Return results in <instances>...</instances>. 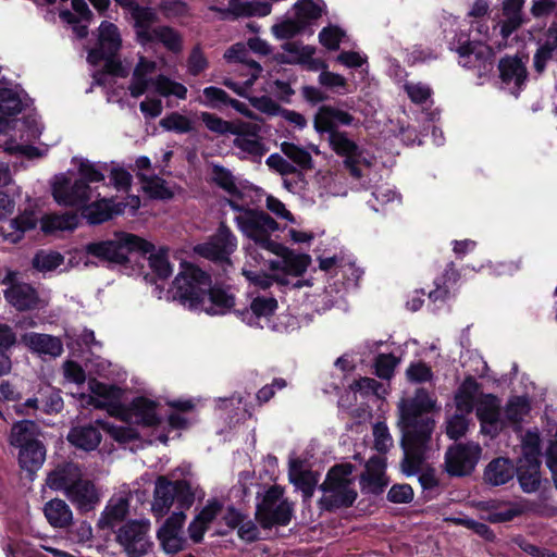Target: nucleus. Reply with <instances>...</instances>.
<instances>
[{"label":"nucleus","instance_id":"obj_1","mask_svg":"<svg viewBox=\"0 0 557 557\" xmlns=\"http://www.w3.org/2000/svg\"><path fill=\"white\" fill-rule=\"evenodd\" d=\"M435 400L424 388L417 389L413 397L398 403L397 425L401 431L400 446L404 450L401 470L406 475L417 474L425 451L430 447L435 421L429 416Z\"/></svg>","mask_w":557,"mask_h":557},{"label":"nucleus","instance_id":"obj_2","mask_svg":"<svg viewBox=\"0 0 557 557\" xmlns=\"http://www.w3.org/2000/svg\"><path fill=\"white\" fill-rule=\"evenodd\" d=\"M170 293L184 307L208 314H224L234 306V296L221 287H212L211 276L193 264H183Z\"/></svg>","mask_w":557,"mask_h":557},{"label":"nucleus","instance_id":"obj_3","mask_svg":"<svg viewBox=\"0 0 557 557\" xmlns=\"http://www.w3.org/2000/svg\"><path fill=\"white\" fill-rule=\"evenodd\" d=\"M277 227L275 220L268 213L246 209V252L252 256V249H261L280 256L282 260L270 261L271 270H282L293 276H301L307 271L311 258L309 255L296 253L271 240V233Z\"/></svg>","mask_w":557,"mask_h":557},{"label":"nucleus","instance_id":"obj_4","mask_svg":"<svg viewBox=\"0 0 557 557\" xmlns=\"http://www.w3.org/2000/svg\"><path fill=\"white\" fill-rule=\"evenodd\" d=\"M355 470L351 463L335 465L319 487H347L356 478ZM288 478L295 487H318L320 481V474L309 468L307 460L295 454H290L288 458Z\"/></svg>","mask_w":557,"mask_h":557},{"label":"nucleus","instance_id":"obj_5","mask_svg":"<svg viewBox=\"0 0 557 557\" xmlns=\"http://www.w3.org/2000/svg\"><path fill=\"white\" fill-rule=\"evenodd\" d=\"M152 249L153 244L129 233H120L113 239L89 243L85 246L87 255L119 264L127 262L132 252L146 255Z\"/></svg>","mask_w":557,"mask_h":557},{"label":"nucleus","instance_id":"obj_6","mask_svg":"<svg viewBox=\"0 0 557 557\" xmlns=\"http://www.w3.org/2000/svg\"><path fill=\"white\" fill-rule=\"evenodd\" d=\"M156 70L157 63L154 61H150L145 57L139 58L128 86L132 97H140L147 91L150 85H153L156 91L163 97L175 96L178 99H186L187 88L183 84L174 82L164 75H159L153 79L151 75Z\"/></svg>","mask_w":557,"mask_h":557},{"label":"nucleus","instance_id":"obj_7","mask_svg":"<svg viewBox=\"0 0 557 557\" xmlns=\"http://www.w3.org/2000/svg\"><path fill=\"white\" fill-rule=\"evenodd\" d=\"M285 490H265L257 505L256 520L262 529L286 527L294 516L295 503L284 498Z\"/></svg>","mask_w":557,"mask_h":557},{"label":"nucleus","instance_id":"obj_8","mask_svg":"<svg viewBox=\"0 0 557 557\" xmlns=\"http://www.w3.org/2000/svg\"><path fill=\"white\" fill-rule=\"evenodd\" d=\"M149 532V520H126L114 531L115 542L120 545L126 557H144L153 548V542Z\"/></svg>","mask_w":557,"mask_h":557},{"label":"nucleus","instance_id":"obj_9","mask_svg":"<svg viewBox=\"0 0 557 557\" xmlns=\"http://www.w3.org/2000/svg\"><path fill=\"white\" fill-rule=\"evenodd\" d=\"M476 508L486 512L482 519L490 523L510 522L517 517H521L527 512L542 513V506L536 502L522 499L519 502H502L497 499L478 502Z\"/></svg>","mask_w":557,"mask_h":557},{"label":"nucleus","instance_id":"obj_10","mask_svg":"<svg viewBox=\"0 0 557 557\" xmlns=\"http://www.w3.org/2000/svg\"><path fill=\"white\" fill-rule=\"evenodd\" d=\"M52 195L59 205L85 209L99 194L84 182V180H74L66 176L58 177L52 187Z\"/></svg>","mask_w":557,"mask_h":557},{"label":"nucleus","instance_id":"obj_11","mask_svg":"<svg viewBox=\"0 0 557 557\" xmlns=\"http://www.w3.org/2000/svg\"><path fill=\"white\" fill-rule=\"evenodd\" d=\"M482 449L479 444L458 443L448 448L445 454V470L450 476H466L474 470Z\"/></svg>","mask_w":557,"mask_h":557},{"label":"nucleus","instance_id":"obj_12","mask_svg":"<svg viewBox=\"0 0 557 557\" xmlns=\"http://www.w3.org/2000/svg\"><path fill=\"white\" fill-rule=\"evenodd\" d=\"M235 246V237L226 226L221 224L218 233L209 242L197 245L195 251L206 259L228 264V256Z\"/></svg>","mask_w":557,"mask_h":557},{"label":"nucleus","instance_id":"obj_13","mask_svg":"<svg viewBox=\"0 0 557 557\" xmlns=\"http://www.w3.org/2000/svg\"><path fill=\"white\" fill-rule=\"evenodd\" d=\"M15 273L9 271L2 281L11 284L4 290L5 300L18 311L36 309L39 304L36 289L27 283H13Z\"/></svg>","mask_w":557,"mask_h":557},{"label":"nucleus","instance_id":"obj_14","mask_svg":"<svg viewBox=\"0 0 557 557\" xmlns=\"http://www.w3.org/2000/svg\"><path fill=\"white\" fill-rule=\"evenodd\" d=\"M475 411L483 433L495 436L504 428L505 421L500 417V401L494 395L481 396L476 401Z\"/></svg>","mask_w":557,"mask_h":557},{"label":"nucleus","instance_id":"obj_15","mask_svg":"<svg viewBox=\"0 0 557 557\" xmlns=\"http://www.w3.org/2000/svg\"><path fill=\"white\" fill-rule=\"evenodd\" d=\"M121 42L119 28L112 23L102 22L99 26L98 47L89 51L88 62L96 65L103 58L115 57L121 48Z\"/></svg>","mask_w":557,"mask_h":557},{"label":"nucleus","instance_id":"obj_16","mask_svg":"<svg viewBox=\"0 0 557 557\" xmlns=\"http://www.w3.org/2000/svg\"><path fill=\"white\" fill-rule=\"evenodd\" d=\"M47 485L48 487H94L95 482L83 473L78 465L69 462L49 473Z\"/></svg>","mask_w":557,"mask_h":557},{"label":"nucleus","instance_id":"obj_17","mask_svg":"<svg viewBox=\"0 0 557 557\" xmlns=\"http://www.w3.org/2000/svg\"><path fill=\"white\" fill-rule=\"evenodd\" d=\"M355 117L347 111L333 107L323 106L314 116V128L319 133L336 132L339 125H351Z\"/></svg>","mask_w":557,"mask_h":557},{"label":"nucleus","instance_id":"obj_18","mask_svg":"<svg viewBox=\"0 0 557 557\" xmlns=\"http://www.w3.org/2000/svg\"><path fill=\"white\" fill-rule=\"evenodd\" d=\"M122 7L131 10L138 42L143 46L150 44L151 33L154 28L152 25L158 20L156 11L148 7H140L135 0H133L132 5Z\"/></svg>","mask_w":557,"mask_h":557},{"label":"nucleus","instance_id":"obj_19","mask_svg":"<svg viewBox=\"0 0 557 557\" xmlns=\"http://www.w3.org/2000/svg\"><path fill=\"white\" fill-rule=\"evenodd\" d=\"M129 512V504L126 498H119L116 502L110 500L101 512L97 521V528L101 531L114 533L122 525Z\"/></svg>","mask_w":557,"mask_h":557},{"label":"nucleus","instance_id":"obj_20","mask_svg":"<svg viewBox=\"0 0 557 557\" xmlns=\"http://www.w3.org/2000/svg\"><path fill=\"white\" fill-rule=\"evenodd\" d=\"M21 342L38 355L55 358L63 352L62 342L52 335L35 332L25 333L21 337Z\"/></svg>","mask_w":557,"mask_h":557},{"label":"nucleus","instance_id":"obj_21","mask_svg":"<svg viewBox=\"0 0 557 557\" xmlns=\"http://www.w3.org/2000/svg\"><path fill=\"white\" fill-rule=\"evenodd\" d=\"M460 57L459 63L462 66L475 67L476 65L486 69V65H492V50L488 46L481 42H467L457 48Z\"/></svg>","mask_w":557,"mask_h":557},{"label":"nucleus","instance_id":"obj_22","mask_svg":"<svg viewBox=\"0 0 557 557\" xmlns=\"http://www.w3.org/2000/svg\"><path fill=\"white\" fill-rule=\"evenodd\" d=\"M516 473L517 467L510 459L498 457L486 465L483 479L486 484L499 486L511 481Z\"/></svg>","mask_w":557,"mask_h":557},{"label":"nucleus","instance_id":"obj_23","mask_svg":"<svg viewBox=\"0 0 557 557\" xmlns=\"http://www.w3.org/2000/svg\"><path fill=\"white\" fill-rule=\"evenodd\" d=\"M69 443L85 451L95 450L101 442V433L96 425H78L70 430Z\"/></svg>","mask_w":557,"mask_h":557},{"label":"nucleus","instance_id":"obj_24","mask_svg":"<svg viewBox=\"0 0 557 557\" xmlns=\"http://www.w3.org/2000/svg\"><path fill=\"white\" fill-rule=\"evenodd\" d=\"M251 318L250 326L260 329L272 327L270 318L277 309V300L274 297H256L250 305Z\"/></svg>","mask_w":557,"mask_h":557},{"label":"nucleus","instance_id":"obj_25","mask_svg":"<svg viewBox=\"0 0 557 557\" xmlns=\"http://www.w3.org/2000/svg\"><path fill=\"white\" fill-rule=\"evenodd\" d=\"M39 435V428L34 421L22 420L12 425L9 442L12 446L22 448L41 442Z\"/></svg>","mask_w":557,"mask_h":557},{"label":"nucleus","instance_id":"obj_26","mask_svg":"<svg viewBox=\"0 0 557 557\" xmlns=\"http://www.w3.org/2000/svg\"><path fill=\"white\" fill-rule=\"evenodd\" d=\"M548 61H557V23L548 28L544 41L534 54V67L542 73Z\"/></svg>","mask_w":557,"mask_h":557},{"label":"nucleus","instance_id":"obj_27","mask_svg":"<svg viewBox=\"0 0 557 557\" xmlns=\"http://www.w3.org/2000/svg\"><path fill=\"white\" fill-rule=\"evenodd\" d=\"M128 418L146 426H154L160 423V418L157 414V404L144 397L133 400Z\"/></svg>","mask_w":557,"mask_h":557},{"label":"nucleus","instance_id":"obj_28","mask_svg":"<svg viewBox=\"0 0 557 557\" xmlns=\"http://www.w3.org/2000/svg\"><path fill=\"white\" fill-rule=\"evenodd\" d=\"M37 223L38 218L33 212H24L3 227V236L5 240L15 244L23 238L25 232L34 230Z\"/></svg>","mask_w":557,"mask_h":557},{"label":"nucleus","instance_id":"obj_29","mask_svg":"<svg viewBox=\"0 0 557 557\" xmlns=\"http://www.w3.org/2000/svg\"><path fill=\"white\" fill-rule=\"evenodd\" d=\"M46 458V448L41 442L18 448V463L29 474L41 468Z\"/></svg>","mask_w":557,"mask_h":557},{"label":"nucleus","instance_id":"obj_30","mask_svg":"<svg viewBox=\"0 0 557 557\" xmlns=\"http://www.w3.org/2000/svg\"><path fill=\"white\" fill-rule=\"evenodd\" d=\"M478 394L479 384L476 381L473 377L466 379L459 386L455 396L457 411L469 414L474 406L476 407Z\"/></svg>","mask_w":557,"mask_h":557},{"label":"nucleus","instance_id":"obj_31","mask_svg":"<svg viewBox=\"0 0 557 557\" xmlns=\"http://www.w3.org/2000/svg\"><path fill=\"white\" fill-rule=\"evenodd\" d=\"M89 387H90V391L95 394V396H92V395L83 396V400L85 401L86 405H89V406H92V407L99 408V409L108 408V410L111 414H120L121 413V409L115 406H112L109 401V398L112 394L113 387L108 386V385L102 384L97 381H91L89 383Z\"/></svg>","mask_w":557,"mask_h":557},{"label":"nucleus","instance_id":"obj_32","mask_svg":"<svg viewBox=\"0 0 557 557\" xmlns=\"http://www.w3.org/2000/svg\"><path fill=\"white\" fill-rule=\"evenodd\" d=\"M500 78L506 84L520 88L527 78V69L518 58H505L499 62Z\"/></svg>","mask_w":557,"mask_h":557},{"label":"nucleus","instance_id":"obj_33","mask_svg":"<svg viewBox=\"0 0 557 557\" xmlns=\"http://www.w3.org/2000/svg\"><path fill=\"white\" fill-rule=\"evenodd\" d=\"M295 17L305 28L317 21L325 12L326 5L322 0H299L294 5Z\"/></svg>","mask_w":557,"mask_h":557},{"label":"nucleus","instance_id":"obj_34","mask_svg":"<svg viewBox=\"0 0 557 557\" xmlns=\"http://www.w3.org/2000/svg\"><path fill=\"white\" fill-rule=\"evenodd\" d=\"M523 0H506L503 7L504 20L499 22L500 34L507 38L521 25Z\"/></svg>","mask_w":557,"mask_h":557},{"label":"nucleus","instance_id":"obj_35","mask_svg":"<svg viewBox=\"0 0 557 557\" xmlns=\"http://www.w3.org/2000/svg\"><path fill=\"white\" fill-rule=\"evenodd\" d=\"M196 483L190 467L181 466L168 475H159L154 482V487H191Z\"/></svg>","mask_w":557,"mask_h":557},{"label":"nucleus","instance_id":"obj_36","mask_svg":"<svg viewBox=\"0 0 557 557\" xmlns=\"http://www.w3.org/2000/svg\"><path fill=\"white\" fill-rule=\"evenodd\" d=\"M321 506L327 511L350 507L357 498L356 490H322Z\"/></svg>","mask_w":557,"mask_h":557},{"label":"nucleus","instance_id":"obj_37","mask_svg":"<svg viewBox=\"0 0 557 557\" xmlns=\"http://www.w3.org/2000/svg\"><path fill=\"white\" fill-rule=\"evenodd\" d=\"M44 512L54 528H65L72 522V511L64 500L51 499L45 505Z\"/></svg>","mask_w":557,"mask_h":557},{"label":"nucleus","instance_id":"obj_38","mask_svg":"<svg viewBox=\"0 0 557 557\" xmlns=\"http://www.w3.org/2000/svg\"><path fill=\"white\" fill-rule=\"evenodd\" d=\"M280 147L283 154L290 160L300 172L313 169V160L308 148L290 141H283Z\"/></svg>","mask_w":557,"mask_h":557},{"label":"nucleus","instance_id":"obj_39","mask_svg":"<svg viewBox=\"0 0 557 557\" xmlns=\"http://www.w3.org/2000/svg\"><path fill=\"white\" fill-rule=\"evenodd\" d=\"M205 101L202 103L212 109H221L226 106L233 107L236 111L244 113V103L231 98L223 89L214 86L203 89Z\"/></svg>","mask_w":557,"mask_h":557},{"label":"nucleus","instance_id":"obj_40","mask_svg":"<svg viewBox=\"0 0 557 557\" xmlns=\"http://www.w3.org/2000/svg\"><path fill=\"white\" fill-rule=\"evenodd\" d=\"M65 492L69 500L76 507V509L86 513L95 509L96 505L100 502L99 490H62Z\"/></svg>","mask_w":557,"mask_h":557},{"label":"nucleus","instance_id":"obj_41","mask_svg":"<svg viewBox=\"0 0 557 557\" xmlns=\"http://www.w3.org/2000/svg\"><path fill=\"white\" fill-rule=\"evenodd\" d=\"M78 224V216L73 212L62 214H48L41 219V230L45 233L55 231H72Z\"/></svg>","mask_w":557,"mask_h":557},{"label":"nucleus","instance_id":"obj_42","mask_svg":"<svg viewBox=\"0 0 557 557\" xmlns=\"http://www.w3.org/2000/svg\"><path fill=\"white\" fill-rule=\"evenodd\" d=\"M121 210H116L115 213H120ZM114 211L110 206V201L107 199L98 200L95 198L90 205H87L83 211L84 218L90 224H100L108 220H110L113 215Z\"/></svg>","mask_w":557,"mask_h":557},{"label":"nucleus","instance_id":"obj_43","mask_svg":"<svg viewBox=\"0 0 557 557\" xmlns=\"http://www.w3.org/2000/svg\"><path fill=\"white\" fill-rule=\"evenodd\" d=\"M150 42H161L168 50L176 53L183 48L181 34L170 26H157L151 33Z\"/></svg>","mask_w":557,"mask_h":557},{"label":"nucleus","instance_id":"obj_44","mask_svg":"<svg viewBox=\"0 0 557 557\" xmlns=\"http://www.w3.org/2000/svg\"><path fill=\"white\" fill-rule=\"evenodd\" d=\"M63 263L64 256L53 250H39L32 260L33 268L41 273L52 272Z\"/></svg>","mask_w":557,"mask_h":557},{"label":"nucleus","instance_id":"obj_45","mask_svg":"<svg viewBox=\"0 0 557 557\" xmlns=\"http://www.w3.org/2000/svg\"><path fill=\"white\" fill-rule=\"evenodd\" d=\"M329 143L332 149L345 159L360 154L359 147L347 137L346 133L338 131L329 133Z\"/></svg>","mask_w":557,"mask_h":557},{"label":"nucleus","instance_id":"obj_46","mask_svg":"<svg viewBox=\"0 0 557 557\" xmlns=\"http://www.w3.org/2000/svg\"><path fill=\"white\" fill-rule=\"evenodd\" d=\"M361 484H368L370 487H385L388 479L385 475V467L380 459H371L367 465L366 473L361 476Z\"/></svg>","mask_w":557,"mask_h":557},{"label":"nucleus","instance_id":"obj_47","mask_svg":"<svg viewBox=\"0 0 557 557\" xmlns=\"http://www.w3.org/2000/svg\"><path fill=\"white\" fill-rule=\"evenodd\" d=\"M154 248L149 251V265L152 272L161 280H165L171 276L173 268L170 264L168 258V249L160 248L157 252H153Z\"/></svg>","mask_w":557,"mask_h":557},{"label":"nucleus","instance_id":"obj_48","mask_svg":"<svg viewBox=\"0 0 557 557\" xmlns=\"http://www.w3.org/2000/svg\"><path fill=\"white\" fill-rule=\"evenodd\" d=\"M24 103L20 94L11 88H0V112L15 115L23 110Z\"/></svg>","mask_w":557,"mask_h":557},{"label":"nucleus","instance_id":"obj_49","mask_svg":"<svg viewBox=\"0 0 557 557\" xmlns=\"http://www.w3.org/2000/svg\"><path fill=\"white\" fill-rule=\"evenodd\" d=\"M71 2L75 13L69 10H62L59 13L60 18L69 24H78L82 21L89 22L92 13L87 2L85 0H72Z\"/></svg>","mask_w":557,"mask_h":557},{"label":"nucleus","instance_id":"obj_50","mask_svg":"<svg viewBox=\"0 0 557 557\" xmlns=\"http://www.w3.org/2000/svg\"><path fill=\"white\" fill-rule=\"evenodd\" d=\"M41 396V410L46 413L59 412L63 408V399L60 392L46 385L38 391Z\"/></svg>","mask_w":557,"mask_h":557},{"label":"nucleus","instance_id":"obj_51","mask_svg":"<svg viewBox=\"0 0 557 557\" xmlns=\"http://www.w3.org/2000/svg\"><path fill=\"white\" fill-rule=\"evenodd\" d=\"M174 502L175 495L173 490H153L151 510L154 517L160 518L165 516Z\"/></svg>","mask_w":557,"mask_h":557},{"label":"nucleus","instance_id":"obj_52","mask_svg":"<svg viewBox=\"0 0 557 557\" xmlns=\"http://www.w3.org/2000/svg\"><path fill=\"white\" fill-rule=\"evenodd\" d=\"M529 410L530 404L525 397H512L506 405L505 418L511 423H518L528 414Z\"/></svg>","mask_w":557,"mask_h":557},{"label":"nucleus","instance_id":"obj_53","mask_svg":"<svg viewBox=\"0 0 557 557\" xmlns=\"http://www.w3.org/2000/svg\"><path fill=\"white\" fill-rule=\"evenodd\" d=\"M520 487H539L541 483L540 465L536 461H529L528 466L517 468Z\"/></svg>","mask_w":557,"mask_h":557},{"label":"nucleus","instance_id":"obj_54","mask_svg":"<svg viewBox=\"0 0 557 557\" xmlns=\"http://www.w3.org/2000/svg\"><path fill=\"white\" fill-rule=\"evenodd\" d=\"M160 125L165 131L186 134L193 131V122L185 115L173 112L160 121Z\"/></svg>","mask_w":557,"mask_h":557},{"label":"nucleus","instance_id":"obj_55","mask_svg":"<svg viewBox=\"0 0 557 557\" xmlns=\"http://www.w3.org/2000/svg\"><path fill=\"white\" fill-rule=\"evenodd\" d=\"M255 125L246 123V159L249 158L256 163H260L262 157L269 151V148L259 137L249 138L251 129Z\"/></svg>","mask_w":557,"mask_h":557},{"label":"nucleus","instance_id":"obj_56","mask_svg":"<svg viewBox=\"0 0 557 557\" xmlns=\"http://www.w3.org/2000/svg\"><path fill=\"white\" fill-rule=\"evenodd\" d=\"M374 448L382 454L387 453L394 445L393 436L384 422H376L372 429Z\"/></svg>","mask_w":557,"mask_h":557},{"label":"nucleus","instance_id":"obj_57","mask_svg":"<svg viewBox=\"0 0 557 557\" xmlns=\"http://www.w3.org/2000/svg\"><path fill=\"white\" fill-rule=\"evenodd\" d=\"M349 388L355 393H359L362 397L370 395L381 397L385 393L383 384L372 377H360L355 380L349 385Z\"/></svg>","mask_w":557,"mask_h":557},{"label":"nucleus","instance_id":"obj_58","mask_svg":"<svg viewBox=\"0 0 557 557\" xmlns=\"http://www.w3.org/2000/svg\"><path fill=\"white\" fill-rule=\"evenodd\" d=\"M141 181L144 183V188L150 193V195L154 198L168 199L172 197V191L166 186L164 180L154 176V175H146L141 174Z\"/></svg>","mask_w":557,"mask_h":557},{"label":"nucleus","instance_id":"obj_59","mask_svg":"<svg viewBox=\"0 0 557 557\" xmlns=\"http://www.w3.org/2000/svg\"><path fill=\"white\" fill-rule=\"evenodd\" d=\"M265 163L271 170L277 172L282 176L292 174H296L298 177L301 176V172L298 170V168L278 153L270 154L267 158Z\"/></svg>","mask_w":557,"mask_h":557},{"label":"nucleus","instance_id":"obj_60","mask_svg":"<svg viewBox=\"0 0 557 557\" xmlns=\"http://www.w3.org/2000/svg\"><path fill=\"white\" fill-rule=\"evenodd\" d=\"M399 360L392 354H381L375 358V374L383 380H389L394 375Z\"/></svg>","mask_w":557,"mask_h":557},{"label":"nucleus","instance_id":"obj_61","mask_svg":"<svg viewBox=\"0 0 557 557\" xmlns=\"http://www.w3.org/2000/svg\"><path fill=\"white\" fill-rule=\"evenodd\" d=\"M212 181L222 187L232 197L239 196V191L234 183L233 175L222 166L213 165L212 168Z\"/></svg>","mask_w":557,"mask_h":557},{"label":"nucleus","instance_id":"obj_62","mask_svg":"<svg viewBox=\"0 0 557 557\" xmlns=\"http://www.w3.org/2000/svg\"><path fill=\"white\" fill-rule=\"evenodd\" d=\"M159 9L168 18L189 16V7L183 0H161Z\"/></svg>","mask_w":557,"mask_h":557},{"label":"nucleus","instance_id":"obj_63","mask_svg":"<svg viewBox=\"0 0 557 557\" xmlns=\"http://www.w3.org/2000/svg\"><path fill=\"white\" fill-rule=\"evenodd\" d=\"M469 421L466 413L457 412L448 419L446 434L451 440H458L463 436L468 430Z\"/></svg>","mask_w":557,"mask_h":557},{"label":"nucleus","instance_id":"obj_64","mask_svg":"<svg viewBox=\"0 0 557 557\" xmlns=\"http://www.w3.org/2000/svg\"><path fill=\"white\" fill-rule=\"evenodd\" d=\"M301 29H304V27L297 17H295V20L287 18L272 26V33L278 39L292 38Z\"/></svg>","mask_w":557,"mask_h":557}]
</instances>
